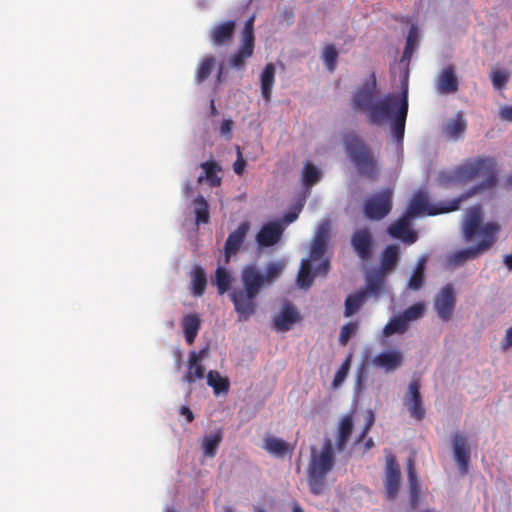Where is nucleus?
Segmentation results:
<instances>
[{"label": "nucleus", "mask_w": 512, "mask_h": 512, "mask_svg": "<svg viewBox=\"0 0 512 512\" xmlns=\"http://www.w3.org/2000/svg\"><path fill=\"white\" fill-rule=\"evenodd\" d=\"M496 166L497 162L494 157H476L465 161L453 170L449 177L451 182L467 183L480 175H484L485 179L471 187L459 197L447 201H440L437 204H431L429 202L426 192L418 191L413 195L405 214L414 218L420 214L434 216L457 211L461 203L470 197L485 191H490L496 187L498 182Z\"/></svg>", "instance_id": "nucleus-1"}, {"label": "nucleus", "mask_w": 512, "mask_h": 512, "mask_svg": "<svg viewBox=\"0 0 512 512\" xmlns=\"http://www.w3.org/2000/svg\"><path fill=\"white\" fill-rule=\"evenodd\" d=\"M483 212L479 205H475L466 211L462 225V233L465 242H471L477 237L481 240L474 246L457 250L447 256V265L450 268H457L469 260L479 257L489 250L501 231L497 222L482 223Z\"/></svg>", "instance_id": "nucleus-2"}, {"label": "nucleus", "mask_w": 512, "mask_h": 512, "mask_svg": "<svg viewBox=\"0 0 512 512\" xmlns=\"http://www.w3.org/2000/svg\"><path fill=\"white\" fill-rule=\"evenodd\" d=\"M284 268L285 264L281 261L269 263L265 274H262L253 264L243 268L241 272L243 287L235 288L230 293V299L239 321H247L256 312V298L261 289L280 277Z\"/></svg>", "instance_id": "nucleus-3"}, {"label": "nucleus", "mask_w": 512, "mask_h": 512, "mask_svg": "<svg viewBox=\"0 0 512 512\" xmlns=\"http://www.w3.org/2000/svg\"><path fill=\"white\" fill-rule=\"evenodd\" d=\"M376 94V76L371 74L370 80L360 86L352 96L351 105L355 111L367 114L370 124L381 126L399 103V97L388 94L374 102Z\"/></svg>", "instance_id": "nucleus-4"}, {"label": "nucleus", "mask_w": 512, "mask_h": 512, "mask_svg": "<svg viewBox=\"0 0 512 512\" xmlns=\"http://www.w3.org/2000/svg\"><path fill=\"white\" fill-rule=\"evenodd\" d=\"M335 456L330 438H326L320 451L311 448V457L308 464V485L314 495L324 490V481L327 474L333 469Z\"/></svg>", "instance_id": "nucleus-5"}, {"label": "nucleus", "mask_w": 512, "mask_h": 512, "mask_svg": "<svg viewBox=\"0 0 512 512\" xmlns=\"http://www.w3.org/2000/svg\"><path fill=\"white\" fill-rule=\"evenodd\" d=\"M344 144L358 173L370 180H376L380 169L372 148L355 133L348 134L344 139Z\"/></svg>", "instance_id": "nucleus-6"}, {"label": "nucleus", "mask_w": 512, "mask_h": 512, "mask_svg": "<svg viewBox=\"0 0 512 512\" xmlns=\"http://www.w3.org/2000/svg\"><path fill=\"white\" fill-rule=\"evenodd\" d=\"M393 190L384 189L367 198L363 212L367 219L379 221L385 218L392 210Z\"/></svg>", "instance_id": "nucleus-7"}, {"label": "nucleus", "mask_w": 512, "mask_h": 512, "mask_svg": "<svg viewBox=\"0 0 512 512\" xmlns=\"http://www.w3.org/2000/svg\"><path fill=\"white\" fill-rule=\"evenodd\" d=\"M457 302L456 292L452 284H446L434 299V308L438 317L447 322L451 319Z\"/></svg>", "instance_id": "nucleus-8"}, {"label": "nucleus", "mask_w": 512, "mask_h": 512, "mask_svg": "<svg viewBox=\"0 0 512 512\" xmlns=\"http://www.w3.org/2000/svg\"><path fill=\"white\" fill-rule=\"evenodd\" d=\"M397 110L391 113V117L386 120H391V131L398 143H402L405 133V123L408 113V91L405 88L402 92L401 98H399V103L395 107Z\"/></svg>", "instance_id": "nucleus-9"}, {"label": "nucleus", "mask_w": 512, "mask_h": 512, "mask_svg": "<svg viewBox=\"0 0 512 512\" xmlns=\"http://www.w3.org/2000/svg\"><path fill=\"white\" fill-rule=\"evenodd\" d=\"M330 269V261L324 259L316 268L315 273L312 272L311 259H303L297 276V284L301 288H309L314 279V275L326 276Z\"/></svg>", "instance_id": "nucleus-10"}, {"label": "nucleus", "mask_w": 512, "mask_h": 512, "mask_svg": "<svg viewBox=\"0 0 512 512\" xmlns=\"http://www.w3.org/2000/svg\"><path fill=\"white\" fill-rule=\"evenodd\" d=\"M353 250L362 260H368L372 256L373 237L367 228L356 230L351 236Z\"/></svg>", "instance_id": "nucleus-11"}, {"label": "nucleus", "mask_w": 512, "mask_h": 512, "mask_svg": "<svg viewBox=\"0 0 512 512\" xmlns=\"http://www.w3.org/2000/svg\"><path fill=\"white\" fill-rule=\"evenodd\" d=\"M330 237V222L323 221L318 226L316 233L313 237L310 249V257L311 261H315L321 259L326 252L327 242Z\"/></svg>", "instance_id": "nucleus-12"}, {"label": "nucleus", "mask_w": 512, "mask_h": 512, "mask_svg": "<svg viewBox=\"0 0 512 512\" xmlns=\"http://www.w3.org/2000/svg\"><path fill=\"white\" fill-rule=\"evenodd\" d=\"M284 226L279 221H270L264 224L256 235L260 247H270L281 239Z\"/></svg>", "instance_id": "nucleus-13"}, {"label": "nucleus", "mask_w": 512, "mask_h": 512, "mask_svg": "<svg viewBox=\"0 0 512 512\" xmlns=\"http://www.w3.org/2000/svg\"><path fill=\"white\" fill-rule=\"evenodd\" d=\"M404 403L408 408L410 415L417 419L422 420L425 416V409L422 405V398L420 394V383L418 380H413L409 384V392L404 398Z\"/></svg>", "instance_id": "nucleus-14"}, {"label": "nucleus", "mask_w": 512, "mask_h": 512, "mask_svg": "<svg viewBox=\"0 0 512 512\" xmlns=\"http://www.w3.org/2000/svg\"><path fill=\"white\" fill-rule=\"evenodd\" d=\"M249 229V223L244 221L239 224L236 230L229 234L224 245L225 263H228L230 257L235 255L240 250Z\"/></svg>", "instance_id": "nucleus-15"}, {"label": "nucleus", "mask_w": 512, "mask_h": 512, "mask_svg": "<svg viewBox=\"0 0 512 512\" xmlns=\"http://www.w3.org/2000/svg\"><path fill=\"white\" fill-rule=\"evenodd\" d=\"M301 319L295 306L287 303L282 308L281 312L273 319V327L278 332H285L292 329L293 325Z\"/></svg>", "instance_id": "nucleus-16"}, {"label": "nucleus", "mask_w": 512, "mask_h": 512, "mask_svg": "<svg viewBox=\"0 0 512 512\" xmlns=\"http://www.w3.org/2000/svg\"><path fill=\"white\" fill-rule=\"evenodd\" d=\"M455 461L462 474H466L470 464V449L467 447L466 438L455 433L452 440Z\"/></svg>", "instance_id": "nucleus-17"}, {"label": "nucleus", "mask_w": 512, "mask_h": 512, "mask_svg": "<svg viewBox=\"0 0 512 512\" xmlns=\"http://www.w3.org/2000/svg\"><path fill=\"white\" fill-rule=\"evenodd\" d=\"M412 218L407 214L400 217L395 223L389 226V234L397 239H401L406 243H414L417 240V234L410 228V220Z\"/></svg>", "instance_id": "nucleus-18"}, {"label": "nucleus", "mask_w": 512, "mask_h": 512, "mask_svg": "<svg viewBox=\"0 0 512 512\" xmlns=\"http://www.w3.org/2000/svg\"><path fill=\"white\" fill-rule=\"evenodd\" d=\"M235 29V21L228 20L222 22L211 31V41L216 46L228 45L233 40Z\"/></svg>", "instance_id": "nucleus-19"}, {"label": "nucleus", "mask_w": 512, "mask_h": 512, "mask_svg": "<svg viewBox=\"0 0 512 512\" xmlns=\"http://www.w3.org/2000/svg\"><path fill=\"white\" fill-rule=\"evenodd\" d=\"M263 449L274 457L283 458L293 453L295 444H290L282 438L268 436L264 439Z\"/></svg>", "instance_id": "nucleus-20"}, {"label": "nucleus", "mask_w": 512, "mask_h": 512, "mask_svg": "<svg viewBox=\"0 0 512 512\" xmlns=\"http://www.w3.org/2000/svg\"><path fill=\"white\" fill-rule=\"evenodd\" d=\"M459 82L452 65L445 67L439 74L437 90L440 94H453L458 91Z\"/></svg>", "instance_id": "nucleus-21"}, {"label": "nucleus", "mask_w": 512, "mask_h": 512, "mask_svg": "<svg viewBox=\"0 0 512 512\" xmlns=\"http://www.w3.org/2000/svg\"><path fill=\"white\" fill-rule=\"evenodd\" d=\"M204 353L205 350H201L199 353L195 351H191L189 353L188 370L182 379L184 382L193 383L196 380L202 379L204 377L205 368L201 364Z\"/></svg>", "instance_id": "nucleus-22"}, {"label": "nucleus", "mask_w": 512, "mask_h": 512, "mask_svg": "<svg viewBox=\"0 0 512 512\" xmlns=\"http://www.w3.org/2000/svg\"><path fill=\"white\" fill-rule=\"evenodd\" d=\"M372 363L384 369L386 372H393L403 364V355L401 352L393 350L376 355Z\"/></svg>", "instance_id": "nucleus-23"}, {"label": "nucleus", "mask_w": 512, "mask_h": 512, "mask_svg": "<svg viewBox=\"0 0 512 512\" xmlns=\"http://www.w3.org/2000/svg\"><path fill=\"white\" fill-rule=\"evenodd\" d=\"M181 325L187 344H193L201 328L199 315L196 313L186 314L182 319Z\"/></svg>", "instance_id": "nucleus-24"}, {"label": "nucleus", "mask_w": 512, "mask_h": 512, "mask_svg": "<svg viewBox=\"0 0 512 512\" xmlns=\"http://www.w3.org/2000/svg\"><path fill=\"white\" fill-rule=\"evenodd\" d=\"M200 167L203 169V174H201L197 182L202 183L206 181L211 187H218L221 184V177L218 176V172L221 171L220 165L214 161L209 160L200 164Z\"/></svg>", "instance_id": "nucleus-25"}, {"label": "nucleus", "mask_w": 512, "mask_h": 512, "mask_svg": "<svg viewBox=\"0 0 512 512\" xmlns=\"http://www.w3.org/2000/svg\"><path fill=\"white\" fill-rule=\"evenodd\" d=\"M353 417L352 415H345L340 420L338 431H337V438H336V447L339 452H342L350 439V436L353 432Z\"/></svg>", "instance_id": "nucleus-26"}, {"label": "nucleus", "mask_w": 512, "mask_h": 512, "mask_svg": "<svg viewBox=\"0 0 512 512\" xmlns=\"http://www.w3.org/2000/svg\"><path fill=\"white\" fill-rule=\"evenodd\" d=\"M400 486V471L398 466L391 460L387 465L385 487L389 499H394Z\"/></svg>", "instance_id": "nucleus-27"}, {"label": "nucleus", "mask_w": 512, "mask_h": 512, "mask_svg": "<svg viewBox=\"0 0 512 512\" xmlns=\"http://www.w3.org/2000/svg\"><path fill=\"white\" fill-rule=\"evenodd\" d=\"M191 293L193 296L201 297L207 286V276L203 267L195 265L191 271Z\"/></svg>", "instance_id": "nucleus-28"}, {"label": "nucleus", "mask_w": 512, "mask_h": 512, "mask_svg": "<svg viewBox=\"0 0 512 512\" xmlns=\"http://www.w3.org/2000/svg\"><path fill=\"white\" fill-rule=\"evenodd\" d=\"M466 129L467 122L462 112H458L454 118L446 122L443 131L449 138L456 140L465 133Z\"/></svg>", "instance_id": "nucleus-29"}, {"label": "nucleus", "mask_w": 512, "mask_h": 512, "mask_svg": "<svg viewBox=\"0 0 512 512\" xmlns=\"http://www.w3.org/2000/svg\"><path fill=\"white\" fill-rule=\"evenodd\" d=\"M367 297V291L365 290H359L348 295L345 299L344 316L351 317L356 314L364 306Z\"/></svg>", "instance_id": "nucleus-30"}, {"label": "nucleus", "mask_w": 512, "mask_h": 512, "mask_svg": "<svg viewBox=\"0 0 512 512\" xmlns=\"http://www.w3.org/2000/svg\"><path fill=\"white\" fill-rule=\"evenodd\" d=\"M398 258H399V247L396 245H388L382 253L379 270L383 274L387 275L397 265Z\"/></svg>", "instance_id": "nucleus-31"}, {"label": "nucleus", "mask_w": 512, "mask_h": 512, "mask_svg": "<svg viewBox=\"0 0 512 512\" xmlns=\"http://www.w3.org/2000/svg\"><path fill=\"white\" fill-rule=\"evenodd\" d=\"M254 44L241 42L236 53L230 56L229 65L238 70L244 69L246 60L253 55Z\"/></svg>", "instance_id": "nucleus-32"}, {"label": "nucleus", "mask_w": 512, "mask_h": 512, "mask_svg": "<svg viewBox=\"0 0 512 512\" xmlns=\"http://www.w3.org/2000/svg\"><path fill=\"white\" fill-rule=\"evenodd\" d=\"M274 82L275 67L272 63H268L261 74V94L266 102L271 100Z\"/></svg>", "instance_id": "nucleus-33"}, {"label": "nucleus", "mask_w": 512, "mask_h": 512, "mask_svg": "<svg viewBox=\"0 0 512 512\" xmlns=\"http://www.w3.org/2000/svg\"><path fill=\"white\" fill-rule=\"evenodd\" d=\"M194 212L196 224H206L210 220L209 204L207 200L202 196L198 195L194 201Z\"/></svg>", "instance_id": "nucleus-34"}, {"label": "nucleus", "mask_w": 512, "mask_h": 512, "mask_svg": "<svg viewBox=\"0 0 512 512\" xmlns=\"http://www.w3.org/2000/svg\"><path fill=\"white\" fill-rule=\"evenodd\" d=\"M207 384L213 388L216 395L229 391V380L220 375L218 371L212 370L207 374Z\"/></svg>", "instance_id": "nucleus-35"}, {"label": "nucleus", "mask_w": 512, "mask_h": 512, "mask_svg": "<svg viewBox=\"0 0 512 512\" xmlns=\"http://www.w3.org/2000/svg\"><path fill=\"white\" fill-rule=\"evenodd\" d=\"M223 433L221 430H218L214 434L207 435L203 438L202 447L203 453L207 457H214L217 453V449L222 442Z\"/></svg>", "instance_id": "nucleus-36"}, {"label": "nucleus", "mask_w": 512, "mask_h": 512, "mask_svg": "<svg viewBox=\"0 0 512 512\" xmlns=\"http://www.w3.org/2000/svg\"><path fill=\"white\" fill-rule=\"evenodd\" d=\"M385 276L386 274H383L380 270L367 276L366 289H364L367 291V296L379 293L383 289Z\"/></svg>", "instance_id": "nucleus-37"}, {"label": "nucleus", "mask_w": 512, "mask_h": 512, "mask_svg": "<svg viewBox=\"0 0 512 512\" xmlns=\"http://www.w3.org/2000/svg\"><path fill=\"white\" fill-rule=\"evenodd\" d=\"M215 66V57L210 55L205 57L199 63L197 68L195 79L198 83L204 82L211 74L212 69Z\"/></svg>", "instance_id": "nucleus-38"}, {"label": "nucleus", "mask_w": 512, "mask_h": 512, "mask_svg": "<svg viewBox=\"0 0 512 512\" xmlns=\"http://www.w3.org/2000/svg\"><path fill=\"white\" fill-rule=\"evenodd\" d=\"M426 260L421 259L418 261L413 274L411 275L408 288L411 290H419L424 283V272H425Z\"/></svg>", "instance_id": "nucleus-39"}, {"label": "nucleus", "mask_w": 512, "mask_h": 512, "mask_svg": "<svg viewBox=\"0 0 512 512\" xmlns=\"http://www.w3.org/2000/svg\"><path fill=\"white\" fill-rule=\"evenodd\" d=\"M215 285L217 286L218 293L221 295L227 292L231 286V275L221 266L215 272Z\"/></svg>", "instance_id": "nucleus-40"}, {"label": "nucleus", "mask_w": 512, "mask_h": 512, "mask_svg": "<svg viewBox=\"0 0 512 512\" xmlns=\"http://www.w3.org/2000/svg\"><path fill=\"white\" fill-rule=\"evenodd\" d=\"M320 178H321L320 170L312 163H310V162L306 163L303 168V173H302V180H303L304 186L311 187L314 184H316L320 180Z\"/></svg>", "instance_id": "nucleus-41"}, {"label": "nucleus", "mask_w": 512, "mask_h": 512, "mask_svg": "<svg viewBox=\"0 0 512 512\" xmlns=\"http://www.w3.org/2000/svg\"><path fill=\"white\" fill-rule=\"evenodd\" d=\"M408 326L407 321L403 318V316L400 314L399 316H396L392 318L384 327L383 333L386 336H390L395 333H403L406 331Z\"/></svg>", "instance_id": "nucleus-42"}, {"label": "nucleus", "mask_w": 512, "mask_h": 512, "mask_svg": "<svg viewBox=\"0 0 512 512\" xmlns=\"http://www.w3.org/2000/svg\"><path fill=\"white\" fill-rule=\"evenodd\" d=\"M352 358H353V355L352 353H349L345 360L343 361V363L341 364L340 368L337 370L335 376H334V379L332 381V387L334 389L338 388L339 386L342 385V383L345 381L348 373H349V370H350V367H351V362H352Z\"/></svg>", "instance_id": "nucleus-43"}, {"label": "nucleus", "mask_w": 512, "mask_h": 512, "mask_svg": "<svg viewBox=\"0 0 512 512\" xmlns=\"http://www.w3.org/2000/svg\"><path fill=\"white\" fill-rule=\"evenodd\" d=\"M510 78V73L505 69L492 70L490 79L495 90H502L505 88Z\"/></svg>", "instance_id": "nucleus-44"}, {"label": "nucleus", "mask_w": 512, "mask_h": 512, "mask_svg": "<svg viewBox=\"0 0 512 512\" xmlns=\"http://www.w3.org/2000/svg\"><path fill=\"white\" fill-rule=\"evenodd\" d=\"M323 61L325 63V66L327 70L330 72H333L336 68L337 59H338V52L336 47L333 44H329L325 47L323 51Z\"/></svg>", "instance_id": "nucleus-45"}, {"label": "nucleus", "mask_w": 512, "mask_h": 512, "mask_svg": "<svg viewBox=\"0 0 512 512\" xmlns=\"http://www.w3.org/2000/svg\"><path fill=\"white\" fill-rule=\"evenodd\" d=\"M359 329V321H351L346 323L340 331L339 344L346 346L350 338L356 334Z\"/></svg>", "instance_id": "nucleus-46"}, {"label": "nucleus", "mask_w": 512, "mask_h": 512, "mask_svg": "<svg viewBox=\"0 0 512 512\" xmlns=\"http://www.w3.org/2000/svg\"><path fill=\"white\" fill-rule=\"evenodd\" d=\"M425 312V305L423 303H415L405 309L401 314L403 318L409 323L410 321L418 320L423 317Z\"/></svg>", "instance_id": "nucleus-47"}, {"label": "nucleus", "mask_w": 512, "mask_h": 512, "mask_svg": "<svg viewBox=\"0 0 512 512\" xmlns=\"http://www.w3.org/2000/svg\"><path fill=\"white\" fill-rule=\"evenodd\" d=\"M417 44V31L414 26H412L408 32L407 38H406V45L403 52V57L406 59H409L415 49V46Z\"/></svg>", "instance_id": "nucleus-48"}, {"label": "nucleus", "mask_w": 512, "mask_h": 512, "mask_svg": "<svg viewBox=\"0 0 512 512\" xmlns=\"http://www.w3.org/2000/svg\"><path fill=\"white\" fill-rule=\"evenodd\" d=\"M254 21H255V16L254 15H252L251 17H249L246 20V22L244 24L243 31H242V42L254 44V40H255V37H254Z\"/></svg>", "instance_id": "nucleus-49"}, {"label": "nucleus", "mask_w": 512, "mask_h": 512, "mask_svg": "<svg viewBox=\"0 0 512 512\" xmlns=\"http://www.w3.org/2000/svg\"><path fill=\"white\" fill-rule=\"evenodd\" d=\"M408 479H409L412 493L417 494L418 490H419V482H418V478L416 475L414 463L412 460H409V463H408Z\"/></svg>", "instance_id": "nucleus-50"}, {"label": "nucleus", "mask_w": 512, "mask_h": 512, "mask_svg": "<svg viewBox=\"0 0 512 512\" xmlns=\"http://www.w3.org/2000/svg\"><path fill=\"white\" fill-rule=\"evenodd\" d=\"M374 422H375V415H374L373 411L370 410L367 413L365 425H364L360 435L357 438V441H356L357 443H359V442H361V441H363L365 439V437L367 436L368 432L370 431V429L374 425Z\"/></svg>", "instance_id": "nucleus-51"}, {"label": "nucleus", "mask_w": 512, "mask_h": 512, "mask_svg": "<svg viewBox=\"0 0 512 512\" xmlns=\"http://www.w3.org/2000/svg\"><path fill=\"white\" fill-rule=\"evenodd\" d=\"M237 154H238V158H237V160L235 161V163L233 165V170H234V172L237 175H241L243 173V171H244V167L246 165V162H245V160L242 157V153H241L239 147L237 148Z\"/></svg>", "instance_id": "nucleus-52"}, {"label": "nucleus", "mask_w": 512, "mask_h": 512, "mask_svg": "<svg viewBox=\"0 0 512 512\" xmlns=\"http://www.w3.org/2000/svg\"><path fill=\"white\" fill-rule=\"evenodd\" d=\"M500 118L503 121L512 122V105H504L499 111Z\"/></svg>", "instance_id": "nucleus-53"}, {"label": "nucleus", "mask_w": 512, "mask_h": 512, "mask_svg": "<svg viewBox=\"0 0 512 512\" xmlns=\"http://www.w3.org/2000/svg\"><path fill=\"white\" fill-rule=\"evenodd\" d=\"M511 347H512V327H510L506 331V335H505L504 340L502 342V349L504 351L510 349Z\"/></svg>", "instance_id": "nucleus-54"}, {"label": "nucleus", "mask_w": 512, "mask_h": 512, "mask_svg": "<svg viewBox=\"0 0 512 512\" xmlns=\"http://www.w3.org/2000/svg\"><path fill=\"white\" fill-rule=\"evenodd\" d=\"M233 126V121L230 119H225L222 121L220 126V131L222 135H229L231 133Z\"/></svg>", "instance_id": "nucleus-55"}, {"label": "nucleus", "mask_w": 512, "mask_h": 512, "mask_svg": "<svg viewBox=\"0 0 512 512\" xmlns=\"http://www.w3.org/2000/svg\"><path fill=\"white\" fill-rule=\"evenodd\" d=\"M180 414L186 417V420L190 423L194 420V414L188 406H181Z\"/></svg>", "instance_id": "nucleus-56"}, {"label": "nucleus", "mask_w": 512, "mask_h": 512, "mask_svg": "<svg viewBox=\"0 0 512 512\" xmlns=\"http://www.w3.org/2000/svg\"><path fill=\"white\" fill-rule=\"evenodd\" d=\"M298 217V214L297 213H294V212H290V213H287L285 216H284V221L286 223H291L293 221H295Z\"/></svg>", "instance_id": "nucleus-57"}, {"label": "nucleus", "mask_w": 512, "mask_h": 512, "mask_svg": "<svg viewBox=\"0 0 512 512\" xmlns=\"http://www.w3.org/2000/svg\"><path fill=\"white\" fill-rule=\"evenodd\" d=\"M504 263L509 270L512 269V254H507L504 256Z\"/></svg>", "instance_id": "nucleus-58"}, {"label": "nucleus", "mask_w": 512, "mask_h": 512, "mask_svg": "<svg viewBox=\"0 0 512 512\" xmlns=\"http://www.w3.org/2000/svg\"><path fill=\"white\" fill-rule=\"evenodd\" d=\"M210 110H211V115L215 116L217 114V109H216L214 100H211V102H210Z\"/></svg>", "instance_id": "nucleus-59"}, {"label": "nucleus", "mask_w": 512, "mask_h": 512, "mask_svg": "<svg viewBox=\"0 0 512 512\" xmlns=\"http://www.w3.org/2000/svg\"><path fill=\"white\" fill-rule=\"evenodd\" d=\"M293 512H304V510L302 509V507L297 503L295 502L293 504V508H292Z\"/></svg>", "instance_id": "nucleus-60"}, {"label": "nucleus", "mask_w": 512, "mask_h": 512, "mask_svg": "<svg viewBox=\"0 0 512 512\" xmlns=\"http://www.w3.org/2000/svg\"><path fill=\"white\" fill-rule=\"evenodd\" d=\"M374 446V441L372 438H369L366 442V449H370Z\"/></svg>", "instance_id": "nucleus-61"}, {"label": "nucleus", "mask_w": 512, "mask_h": 512, "mask_svg": "<svg viewBox=\"0 0 512 512\" xmlns=\"http://www.w3.org/2000/svg\"><path fill=\"white\" fill-rule=\"evenodd\" d=\"M363 371H360L358 376H357V384L358 385H361L362 384V381H363Z\"/></svg>", "instance_id": "nucleus-62"}, {"label": "nucleus", "mask_w": 512, "mask_h": 512, "mask_svg": "<svg viewBox=\"0 0 512 512\" xmlns=\"http://www.w3.org/2000/svg\"><path fill=\"white\" fill-rule=\"evenodd\" d=\"M254 512H267L263 507L255 506Z\"/></svg>", "instance_id": "nucleus-63"}, {"label": "nucleus", "mask_w": 512, "mask_h": 512, "mask_svg": "<svg viewBox=\"0 0 512 512\" xmlns=\"http://www.w3.org/2000/svg\"><path fill=\"white\" fill-rule=\"evenodd\" d=\"M507 184L512 187V174L507 177Z\"/></svg>", "instance_id": "nucleus-64"}]
</instances>
